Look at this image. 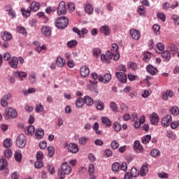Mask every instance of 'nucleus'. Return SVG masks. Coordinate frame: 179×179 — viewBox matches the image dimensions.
<instances>
[{"label": "nucleus", "instance_id": "obj_1", "mask_svg": "<svg viewBox=\"0 0 179 179\" xmlns=\"http://www.w3.org/2000/svg\"><path fill=\"white\" fill-rule=\"evenodd\" d=\"M72 168L67 162H64L61 165V169L58 171V176L60 179L65 178V176L71 174Z\"/></svg>", "mask_w": 179, "mask_h": 179}, {"label": "nucleus", "instance_id": "obj_2", "mask_svg": "<svg viewBox=\"0 0 179 179\" xmlns=\"http://www.w3.org/2000/svg\"><path fill=\"white\" fill-rule=\"evenodd\" d=\"M68 23H69V20L63 16L57 18L55 21V26L57 29H64L68 26Z\"/></svg>", "mask_w": 179, "mask_h": 179}, {"label": "nucleus", "instance_id": "obj_3", "mask_svg": "<svg viewBox=\"0 0 179 179\" xmlns=\"http://www.w3.org/2000/svg\"><path fill=\"white\" fill-rule=\"evenodd\" d=\"M27 143V138H26V136L24 134H20L16 138V145L17 148H20V149H23L24 146H26V143Z\"/></svg>", "mask_w": 179, "mask_h": 179}, {"label": "nucleus", "instance_id": "obj_4", "mask_svg": "<svg viewBox=\"0 0 179 179\" xmlns=\"http://www.w3.org/2000/svg\"><path fill=\"white\" fill-rule=\"evenodd\" d=\"M17 117V111L13 108H7L5 110V118L9 120V118H16Z\"/></svg>", "mask_w": 179, "mask_h": 179}, {"label": "nucleus", "instance_id": "obj_5", "mask_svg": "<svg viewBox=\"0 0 179 179\" xmlns=\"http://www.w3.org/2000/svg\"><path fill=\"white\" fill-rule=\"evenodd\" d=\"M73 31L78 34L80 38H85V35L87 34V30L86 28H83L81 30H80L78 27H73Z\"/></svg>", "mask_w": 179, "mask_h": 179}, {"label": "nucleus", "instance_id": "obj_6", "mask_svg": "<svg viewBox=\"0 0 179 179\" xmlns=\"http://www.w3.org/2000/svg\"><path fill=\"white\" fill-rule=\"evenodd\" d=\"M113 59V55H111V52L108 51L106 53V55H101V60L103 64H110V61Z\"/></svg>", "mask_w": 179, "mask_h": 179}, {"label": "nucleus", "instance_id": "obj_7", "mask_svg": "<svg viewBox=\"0 0 179 179\" xmlns=\"http://www.w3.org/2000/svg\"><path fill=\"white\" fill-rule=\"evenodd\" d=\"M66 13V4L64 1L60 2L57 8V14L58 15H65Z\"/></svg>", "mask_w": 179, "mask_h": 179}, {"label": "nucleus", "instance_id": "obj_8", "mask_svg": "<svg viewBox=\"0 0 179 179\" xmlns=\"http://www.w3.org/2000/svg\"><path fill=\"white\" fill-rule=\"evenodd\" d=\"M67 149L70 153H78V152H79L78 144L73 143H69L67 146Z\"/></svg>", "mask_w": 179, "mask_h": 179}, {"label": "nucleus", "instance_id": "obj_9", "mask_svg": "<svg viewBox=\"0 0 179 179\" xmlns=\"http://www.w3.org/2000/svg\"><path fill=\"white\" fill-rule=\"evenodd\" d=\"M115 76L122 83H127V75L124 72H116Z\"/></svg>", "mask_w": 179, "mask_h": 179}, {"label": "nucleus", "instance_id": "obj_10", "mask_svg": "<svg viewBox=\"0 0 179 179\" xmlns=\"http://www.w3.org/2000/svg\"><path fill=\"white\" fill-rule=\"evenodd\" d=\"M129 34L134 40H139L141 38V32L135 29H130Z\"/></svg>", "mask_w": 179, "mask_h": 179}, {"label": "nucleus", "instance_id": "obj_11", "mask_svg": "<svg viewBox=\"0 0 179 179\" xmlns=\"http://www.w3.org/2000/svg\"><path fill=\"white\" fill-rule=\"evenodd\" d=\"M1 38L3 41H9L10 40H12V34L7 31H3L1 32Z\"/></svg>", "mask_w": 179, "mask_h": 179}, {"label": "nucleus", "instance_id": "obj_12", "mask_svg": "<svg viewBox=\"0 0 179 179\" xmlns=\"http://www.w3.org/2000/svg\"><path fill=\"white\" fill-rule=\"evenodd\" d=\"M80 72L82 78H87V76H89V74L90 73V70L87 66H83L80 68Z\"/></svg>", "mask_w": 179, "mask_h": 179}, {"label": "nucleus", "instance_id": "obj_13", "mask_svg": "<svg viewBox=\"0 0 179 179\" xmlns=\"http://www.w3.org/2000/svg\"><path fill=\"white\" fill-rule=\"evenodd\" d=\"M171 124V116L170 115H166L162 120V124L165 128H167Z\"/></svg>", "mask_w": 179, "mask_h": 179}, {"label": "nucleus", "instance_id": "obj_14", "mask_svg": "<svg viewBox=\"0 0 179 179\" xmlns=\"http://www.w3.org/2000/svg\"><path fill=\"white\" fill-rule=\"evenodd\" d=\"M146 71L150 75L155 76L159 72V70L156 69V67L152 66L151 64H149L146 66Z\"/></svg>", "mask_w": 179, "mask_h": 179}, {"label": "nucleus", "instance_id": "obj_15", "mask_svg": "<svg viewBox=\"0 0 179 179\" xmlns=\"http://www.w3.org/2000/svg\"><path fill=\"white\" fill-rule=\"evenodd\" d=\"M94 104L96 108L99 111H103L104 110V102L100 99H97L94 101Z\"/></svg>", "mask_w": 179, "mask_h": 179}, {"label": "nucleus", "instance_id": "obj_16", "mask_svg": "<svg viewBox=\"0 0 179 179\" xmlns=\"http://www.w3.org/2000/svg\"><path fill=\"white\" fill-rule=\"evenodd\" d=\"M8 64L13 69H16L17 68V65H19V59L16 57H13Z\"/></svg>", "mask_w": 179, "mask_h": 179}, {"label": "nucleus", "instance_id": "obj_17", "mask_svg": "<svg viewBox=\"0 0 179 179\" xmlns=\"http://www.w3.org/2000/svg\"><path fill=\"white\" fill-rule=\"evenodd\" d=\"M167 50L171 52L172 54L176 55L178 52V48L174 45V43H169L167 45Z\"/></svg>", "mask_w": 179, "mask_h": 179}, {"label": "nucleus", "instance_id": "obj_18", "mask_svg": "<svg viewBox=\"0 0 179 179\" xmlns=\"http://www.w3.org/2000/svg\"><path fill=\"white\" fill-rule=\"evenodd\" d=\"M111 80V74L106 73L103 77H99V81L102 82V83H108Z\"/></svg>", "mask_w": 179, "mask_h": 179}, {"label": "nucleus", "instance_id": "obj_19", "mask_svg": "<svg viewBox=\"0 0 179 179\" xmlns=\"http://www.w3.org/2000/svg\"><path fill=\"white\" fill-rule=\"evenodd\" d=\"M15 78H19L20 80H23V78H27V73L24 71H16L13 73Z\"/></svg>", "mask_w": 179, "mask_h": 179}, {"label": "nucleus", "instance_id": "obj_20", "mask_svg": "<svg viewBox=\"0 0 179 179\" xmlns=\"http://www.w3.org/2000/svg\"><path fill=\"white\" fill-rule=\"evenodd\" d=\"M29 10L33 12H37L40 9V3L32 1L31 6L29 7Z\"/></svg>", "mask_w": 179, "mask_h": 179}, {"label": "nucleus", "instance_id": "obj_21", "mask_svg": "<svg viewBox=\"0 0 179 179\" xmlns=\"http://www.w3.org/2000/svg\"><path fill=\"white\" fill-rule=\"evenodd\" d=\"M149 171V168H148V164H144L140 170V175L141 177H145L146 174H148V172Z\"/></svg>", "mask_w": 179, "mask_h": 179}, {"label": "nucleus", "instance_id": "obj_22", "mask_svg": "<svg viewBox=\"0 0 179 179\" xmlns=\"http://www.w3.org/2000/svg\"><path fill=\"white\" fill-rule=\"evenodd\" d=\"M41 33L44 34L45 37H50V36H51V28L44 26L41 29Z\"/></svg>", "mask_w": 179, "mask_h": 179}, {"label": "nucleus", "instance_id": "obj_23", "mask_svg": "<svg viewBox=\"0 0 179 179\" xmlns=\"http://www.w3.org/2000/svg\"><path fill=\"white\" fill-rule=\"evenodd\" d=\"M152 125H157L159 123V115L156 113H152L150 117Z\"/></svg>", "mask_w": 179, "mask_h": 179}, {"label": "nucleus", "instance_id": "obj_24", "mask_svg": "<svg viewBox=\"0 0 179 179\" xmlns=\"http://www.w3.org/2000/svg\"><path fill=\"white\" fill-rule=\"evenodd\" d=\"M84 103H85V104L89 107H92V106L94 104V101L93 99H92V97L87 96L84 97Z\"/></svg>", "mask_w": 179, "mask_h": 179}, {"label": "nucleus", "instance_id": "obj_25", "mask_svg": "<svg viewBox=\"0 0 179 179\" xmlns=\"http://www.w3.org/2000/svg\"><path fill=\"white\" fill-rule=\"evenodd\" d=\"M133 148L134 150H138L140 152H143V148L142 147V145H141V142H139V141H136L134 142V145Z\"/></svg>", "mask_w": 179, "mask_h": 179}, {"label": "nucleus", "instance_id": "obj_26", "mask_svg": "<svg viewBox=\"0 0 179 179\" xmlns=\"http://www.w3.org/2000/svg\"><path fill=\"white\" fill-rule=\"evenodd\" d=\"M65 64H66L65 59H64L61 57H57L56 60V65H57V66H59V68H62L63 66H64Z\"/></svg>", "mask_w": 179, "mask_h": 179}, {"label": "nucleus", "instance_id": "obj_27", "mask_svg": "<svg viewBox=\"0 0 179 179\" xmlns=\"http://www.w3.org/2000/svg\"><path fill=\"white\" fill-rule=\"evenodd\" d=\"M100 31L101 33L104 34L105 36H109L110 33V27L107 25L103 26L101 27Z\"/></svg>", "mask_w": 179, "mask_h": 179}, {"label": "nucleus", "instance_id": "obj_28", "mask_svg": "<svg viewBox=\"0 0 179 179\" xmlns=\"http://www.w3.org/2000/svg\"><path fill=\"white\" fill-rule=\"evenodd\" d=\"M101 122L107 127H110L111 126V120H110L107 117H102Z\"/></svg>", "mask_w": 179, "mask_h": 179}, {"label": "nucleus", "instance_id": "obj_29", "mask_svg": "<svg viewBox=\"0 0 179 179\" xmlns=\"http://www.w3.org/2000/svg\"><path fill=\"white\" fill-rule=\"evenodd\" d=\"M14 157L16 162H18V163H20V162H22V152L20 150L15 151Z\"/></svg>", "mask_w": 179, "mask_h": 179}, {"label": "nucleus", "instance_id": "obj_30", "mask_svg": "<svg viewBox=\"0 0 179 179\" xmlns=\"http://www.w3.org/2000/svg\"><path fill=\"white\" fill-rule=\"evenodd\" d=\"M35 136H36L37 139H41L43 136H44V130L43 129H38L35 132Z\"/></svg>", "mask_w": 179, "mask_h": 179}, {"label": "nucleus", "instance_id": "obj_31", "mask_svg": "<svg viewBox=\"0 0 179 179\" xmlns=\"http://www.w3.org/2000/svg\"><path fill=\"white\" fill-rule=\"evenodd\" d=\"M137 13L140 15V16H145L146 13V10L143 6H139L137 9Z\"/></svg>", "mask_w": 179, "mask_h": 179}, {"label": "nucleus", "instance_id": "obj_32", "mask_svg": "<svg viewBox=\"0 0 179 179\" xmlns=\"http://www.w3.org/2000/svg\"><path fill=\"white\" fill-rule=\"evenodd\" d=\"M153 57V55L149 52H146L144 53V57L143 58V60L144 62H149L150 61V58Z\"/></svg>", "mask_w": 179, "mask_h": 179}, {"label": "nucleus", "instance_id": "obj_33", "mask_svg": "<svg viewBox=\"0 0 179 179\" xmlns=\"http://www.w3.org/2000/svg\"><path fill=\"white\" fill-rule=\"evenodd\" d=\"M84 103L85 100L83 98H78L76 101V106L78 108H82L83 107Z\"/></svg>", "mask_w": 179, "mask_h": 179}, {"label": "nucleus", "instance_id": "obj_34", "mask_svg": "<svg viewBox=\"0 0 179 179\" xmlns=\"http://www.w3.org/2000/svg\"><path fill=\"white\" fill-rule=\"evenodd\" d=\"M93 10H94L93 6H92L90 3H87L85 6V12L88 15H92Z\"/></svg>", "mask_w": 179, "mask_h": 179}, {"label": "nucleus", "instance_id": "obj_35", "mask_svg": "<svg viewBox=\"0 0 179 179\" xmlns=\"http://www.w3.org/2000/svg\"><path fill=\"white\" fill-rule=\"evenodd\" d=\"M162 58H165L166 61H170L171 59V55H170V52L169 50H165L162 54Z\"/></svg>", "mask_w": 179, "mask_h": 179}, {"label": "nucleus", "instance_id": "obj_36", "mask_svg": "<svg viewBox=\"0 0 179 179\" xmlns=\"http://www.w3.org/2000/svg\"><path fill=\"white\" fill-rule=\"evenodd\" d=\"M151 139H152V136L147 134L144 137H143L142 143H143V145H148V143L150 142Z\"/></svg>", "mask_w": 179, "mask_h": 179}, {"label": "nucleus", "instance_id": "obj_37", "mask_svg": "<svg viewBox=\"0 0 179 179\" xmlns=\"http://www.w3.org/2000/svg\"><path fill=\"white\" fill-rule=\"evenodd\" d=\"M112 170L113 173H118V171H120V163H113L112 165Z\"/></svg>", "mask_w": 179, "mask_h": 179}, {"label": "nucleus", "instance_id": "obj_38", "mask_svg": "<svg viewBox=\"0 0 179 179\" xmlns=\"http://www.w3.org/2000/svg\"><path fill=\"white\" fill-rule=\"evenodd\" d=\"M131 176H133L134 178H136L139 176V171H138V169H136V168L133 167L131 169V173H130Z\"/></svg>", "mask_w": 179, "mask_h": 179}, {"label": "nucleus", "instance_id": "obj_39", "mask_svg": "<svg viewBox=\"0 0 179 179\" xmlns=\"http://www.w3.org/2000/svg\"><path fill=\"white\" fill-rule=\"evenodd\" d=\"M114 129L116 132H120L121 131L122 127L121 126V124L118 122H115L113 124Z\"/></svg>", "mask_w": 179, "mask_h": 179}, {"label": "nucleus", "instance_id": "obj_40", "mask_svg": "<svg viewBox=\"0 0 179 179\" xmlns=\"http://www.w3.org/2000/svg\"><path fill=\"white\" fill-rule=\"evenodd\" d=\"M29 79L31 83H36L37 77L36 76V73L32 72L29 76Z\"/></svg>", "mask_w": 179, "mask_h": 179}, {"label": "nucleus", "instance_id": "obj_41", "mask_svg": "<svg viewBox=\"0 0 179 179\" xmlns=\"http://www.w3.org/2000/svg\"><path fill=\"white\" fill-rule=\"evenodd\" d=\"M12 140H10V138H7L6 140H4L3 141V146L4 148H10V146H12Z\"/></svg>", "mask_w": 179, "mask_h": 179}, {"label": "nucleus", "instance_id": "obj_42", "mask_svg": "<svg viewBox=\"0 0 179 179\" xmlns=\"http://www.w3.org/2000/svg\"><path fill=\"white\" fill-rule=\"evenodd\" d=\"M28 135H34L35 128L34 126L30 125L27 128Z\"/></svg>", "mask_w": 179, "mask_h": 179}, {"label": "nucleus", "instance_id": "obj_43", "mask_svg": "<svg viewBox=\"0 0 179 179\" xmlns=\"http://www.w3.org/2000/svg\"><path fill=\"white\" fill-rule=\"evenodd\" d=\"M92 52H93L94 57H96V58H98L99 55L101 54V50H100V48H96L93 49Z\"/></svg>", "mask_w": 179, "mask_h": 179}, {"label": "nucleus", "instance_id": "obj_44", "mask_svg": "<svg viewBox=\"0 0 179 179\" xmlns=\"http://www.w3.org/2000/svg\"><path fill=\"white\" fill-rule=\"evenodd\" d=\"M8 166V162L3 159H0V170H3Z\"/></svg>", "mask_w": 179, "mask_h": 179}, {"label": "nucleus", "instance_id": "obj_45", "mask_svg": "<svg viewBox=\"0 0 179 179\" xmlns=\"http://www.w3.org/2000/svg\"><path fill=\"white\" fill-rule=\"evenodd\" d=\"M111 148L115 150L116 149H118L120 148V143L117 142V141L114 140L110 143Z\"/></svg>", "mask_w": 179, "mask_h": 179}, {"label": "nucleus", "instance_id": "obj_46", "mask_svg": "<svg viewBox=\"0 0 179 179\" xmlns=\"http://www.w3.org/2000/svg\"><path fill=\"white\" fill-rule=\"evenodd\" d=\"M21 12H22V15L24 17H29L30 16V13L31 12L30 9L28 8L27 10L24 8L21 9Z\"/></svg>", "mask_w": 179, "mask_h": 179}, {"label": "nucleus", "instance_id": "obj_47", "mask_svg": "<svg viewBox=\"0 0 179 179\" xmlns=\"http://www.w3.org/2000/svg\"><path fill=\"white\" fill-rule=\"evenodd\" d=\"M43 110H44V106H43V104L39 103L36 105V109H35L36 113H43Z\"/></svg>", "mask_w": 179, "mask_h": 179}, {"label": "nucleus", "instance_id": "obj_48", "mask_svg": "<svg viewBox=\"0 0 179 179\" xmlns=\"http://www.w3.org/2000/svg\"><path fill=\"white\" fill-rule=\"evenodd\" d=\"M48 150L50 157H52L55 154V148H54L52 146H50L48 148Z\"/></svg>", "mask_w": 179, "mask_h": 179}, {"label": "nucleus", "instance_id": "obj_49", "mask_svg": "<svg viewBox=\"0 0 179 179\" xmlns=\"http://www.w3.org/2000/svg\"><path fill=\"white\" fill-rule=\"evenodd\" d=\"M150 155L152 157H157V156H160V151H159V150L153 149L151 150Z\"/></svg>", "mask_w": 179, "mask_h": 179}, {"label": "nucleus", "instance_id": "obj_50", "mask_svg": "<svg viewBox=\"0 0 179 179\" xmlns=\"http://www.w3.org/2000/svg\"><path fill=\"white\" fill-rule=\"evenodd\" d=\"M110 108H112V111H113V113L118 112V106H117V103H115V102H110Z\"/></svg>", "mask_w": 179, "mask_h": 179}, {"label": "nucleus", "instance_id": "obj_51", "mask_svg": "<svg viewBox=\"0 0 179 179\" xmlns=\"http://www.w3.org/2000/svg\"><path fill=\"white\" fill-rule=\"evenodd\" d=\"M128 66L130 69H132V71H136V69H138V65H136V63L133 62H129L128 63Z\"/></svg>", "mask_w": 179, "mask_h": 179}, {"label": "nucleus", "instance_id": "obj_52", "mask_svg": "<svg viewBox=\"0 0 179 179\" xmlns=\"http://www.w3.org/2000/svg\"><path fill=\"white\" fill-rule=\"evenodd\" d=\"M157 52H162V51H163L164 50V44H163L162 43H159L157 44Z\"/></svg>", "mask_w": 179, "mask_h": 179}, {"label": "nucleus", "instance_id": "obj_53", "mask_svg": "<svg viewBox=\"0 0 179 179\" xmlns=\"http://www.w3.org/2000/svg\"><path fill=\"white\" fill-rule=\"evenodd\" d=\"M67 45L69 48H72L75 47L76 45H78V41H76V40L69 41L67 43Z\"/></svg>", "mask_w": 179, "mask_h": 179}, {"label": "nucleus", "instance_id": "obj_54", "mask_svg": "<svg viewBox=\"0 0 179 179\" xmlns=\"http://www.w3.org/2000/svg\"><path fill=\"white\" fill-rule=\"evenodd\" d=\"M117 71H119L120 72H123V73H125V72H127V68L125 67V65L121 64L117 67Z\"/></svg>", "mask_w": 179, "mask_h": 179}, {"label": "nucleus", "instance_id": "obj_55", "mask_svg": "<svg viewBox=\"0 0 179 179\" xmlns=\"http://www.w3.org/2000/svg\"><path fill=\"white\" fill-rule=\"evenodd\" d=\"M87 141H89V138L83 136L80 138L79 143L81 145H86V143L87 142Z\"/></svg>", "mask_w": 179, "mask_h": 179}, {"label": "nucleus", "instance_id": "obj_56", "mask_svg": "<svg viewBox=\"0 0 179 179\" xmlns=\"http://www.w3.org/2000/svg\"><path fill=\"white\" fill-rule=\"evenodd\" d=\"M171 113H172L173 115H178V113H179L178 108L177 106L172 107L171 109Z\"/></svg>", "mask_w": 179, "mask_h": 179}, {"label": "nucleus", "instance_id": "obj_57", "mask_svg": "<svg viewBox=\"0 0 179 179\" xmlns=\"http://www.w3.org/2000/svg\"><path fill=\"white\" fill-rule=\"evenodd\" d=\"M152 30H154L156 34H160V26L158 24H154L152 27Z\"/></svg>", "mask_w": 179, "mask_h": 179}, {"label": "nucleus", "instance_id": "obj_58", "mask_svg": "<svg viewBox=\"0 0 179 179\" xmlns=\"http://www.w3.org/2000/svg\"><path fill=\"white\" fill-rule=\"evenodd\" d=\"M17 31L21 34H26V29L24 27H17Z\"/></svg>", "mask_w": 179, "mask_h": 179}, {"label": "nucleus", "instance_id": "obj_59", "mask_svg": "<svg viewBox=\"0 0 179 179\" xmlns=\"http://www.w3.org/2000/svg\"><path fill=\"white\" fill-rule=\"evenodd\" d=\"M157 17L158 19H160V20H162V22L166 21V15H164V13H158Z\"/></svg>", "mask_w": 179, "mask_h": 179}, {"label": "nucleus", "instance_id": "obj_60", "mask_svg": "<svg viewBox=\"0 0 179 179\" xmlns=\"http://www.w3.org/2000/svg\"><path fill=\"white\" fill-rule=\"evenodd\" d=\"M103 155L104 156H106V157H111V156H113V151H111L110 149H106L104 151Z\"/></svg>", "mask_w": 179, "mask_h": 179}, {"label": "nucleus", "instance_id": "obj_61", "mask_svg": "<svg viewBox=\"0 0 179 179\" xmlns=\"http://www.w3.org/2000/svg\"><path fill=\"white\" fill-rule=\"evenodd\" d=\"M158 177L159 178H169V174L166 172H161L158 173Z\"/></svg>", "mask_w": 179, "mask_h": 179}, {"label": "nucleus", "instance_id": "obj_62", "mask_svg": "<svg viewBox=\"0 0 179 179\" xmlns=\"http://www.w3.org/2000/svg\"><path fill=\"white\" fill-rule=\"evenodd\" d=\"M34 166H35L36 169H41V167H43V162H41L40 160H37L35 162Z\"/></svg>", "mask_w": 179, "mask_h": 179}, {"label": "nucleus", "instance_id": "obj_63", "mask_svg": "<svg viewBox=\"0 0 179 179\" xmlns=\"http://www.w3.org/2000/svg\"><path fill=\"white\" fill-rule=\"evenodd\" d=\"M179 125V121L176 120V121H173L171 124V128H172V129H176L177 127H178Z\"/></svg>", "mask_w": 179, "mask_h": 179}, {"label": "nucleus", "instance_id": "obj_64", "mask_svg": "<svg viewBox=\"0 0 179 179\" xmlns=\"http://www.w3.org/2000/svg\"><path fill=\"white\" fill-rule=\"evenodd\" d=\"M172 19H173V20H174V24H179V17H178V15H173L172 16Z\"/></svg>", "mask_w": 179, "mask_h": 179}]
</instances>
